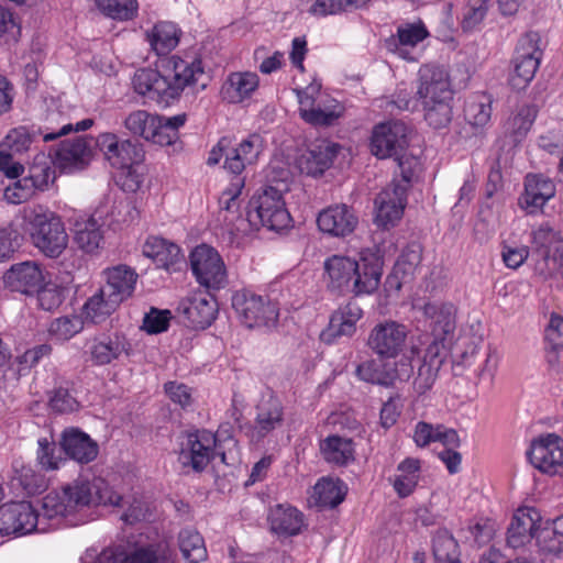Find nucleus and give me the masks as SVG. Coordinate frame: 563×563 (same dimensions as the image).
<instances>
[{"label": "nucleus", "instance_id": "1", "mask_svg": "<svg viewBox=\"0 0 563 563\" xmlns=\"http://www.w3.org/2000/svg\"><path fill=\"white\" fill-rule=\"evenodd\" d=\"M170 73L166 76L152 68L139 69L133 77L134 91L148 102L169 106L186 89L203 90L208 85L200 59L191 62L173 56L169 60Z\"/></svg>", "mask_w": 563, "mask_h": 563}, {"label": "nucleus", "instance_id": "2", "mask_svg": "<svg viewBox=\"0 0 563 563\" xmlns=\"http://www.w3.org/2000/svg\"><path fill=\"white\" fill-rule=\"evenodd\" d=\"M327 286L332 291L353 292L356 296L374 292L380 283L382 265L377 260H356L334 254L323 264Z\"/></svg>", "mask_w": 563, "mask_h": 563}, {"label": "nucleus", "instance_id": "3", "mask_svg": "<svg viewBox=\"0 0 563 563\" xmlns=\"http://www.w3.org/2000/svg\"><path fill=\"white\" fill-rule=\"evenodd\" d=\"M103 486V481L99 478L91 482L77 479L66 485L60 492H51L43 498V515L47 518L66 517L90 505L110 503L120 506L122 497L119 495L106 497L102 492Z\"/></svg>", "mask_w": 563, "mask_h": 563}, {"label": "nucleus", "instance_id": "4", "mask_svg": "<svg viewBox=\"0 0 563 563\" xmlns=\"http://www.w3.org/2000/svg\"><path fill=\"white\" fill-rule=\"evenodd\" d=\"M244 185L243 177H235L219 198L220 209L217 221L222 239L229 244L239 245L244 236L253 232V213L250 209L246 211V217L241 213L240 196Z\"/></svg>", "mask_w": 563, "mask_h": 563}, {"label": "nucleus", "instance_id": "5", "mask_svg": "<svg viewBox=\"0 0 563 563\" xmlns=\"http://www.w3.org/2000/svg\"><path fill=\"white\" fill-rule=\"evenodd\" d=\"M32 244L45 256L57 258L67 247L68 234L62 218L37 206L26 217Z\"/></svg>", "mask_w": 563, "mask_h": 563}, {"label": "nucleus", "instance_id": "6", "mask_svg": "<svg viewBox=\"0 0 563 563\" xmlns=\"http://www.w3.org/2000/svg\"><path fill=\"white\" fill-rule=\"evenodd\" d=\"M263 151V139L253 133L235 143L230 136H222L209 152L207 164L213 166L224 158L223 168L241 177L247 166L254 165Z\"/></svg>", "mask_w": 563, "mask_h": 563}, {"label": "nucleus", "instance_id": "7", "mask_svg": "<svg viewBox=\"0 0 563 563\" xmlns=\"http://www.w3.org/2000/svg\"><path fill=\"white\" fill-rule=\"evenodd\" d=\"M232 308L246 328L272 330L278 323V303L268 296L242 289L232 296Z\"/></svg>", "mask_w": 563, "mask_h": 563}, {"label": "nucleus", "instance_id": "8", "mask_svg": "<svg viewBox=\"0 0 563 563\" xmlns=\"http://www.w3.org/2000/svg\"><path fill=\"white\" fill-rule=\"evenodd\" d=\"M253 213V231L260 227H266L273 231H279L290 224L291 217L286 208L283 190L277 186H267L249 203Z\"/></svg>", "mask_w": 563, "mask_h": 563}, {"label": "nucleus", "instance_id": "9", "mask_svg": "<svg viewBox=\"0 0 563 563\" xmlns=\"http://www.w3.org/2000/svg\"><path fill=\"white\" fill-rule=\"evenodd\" d=\"M299 115L314 128L334 125L343 114V107L320 92V87L310 85L298 91Z\"/></svg>", "mask_w": 563, "mask_h": 563}, {"label": "nucleus", "instance_id": "10", "mask_svg": "<svg viewBox=\"0 0 563 563\" xmlns=\"http://www.w3.org/2000/svg\"><path fill=\"white\" fill-rule=\"evenodd\" d=\"M543 52L538 32H527L520 37L512 58L514 70L509 77L510 86L516 90L525 89L534 78Z\"/></svg>", "mask_w": 563, "mask_h": 563}, {"label": "nucleus", "instance_id": "11", "mask_svg": "<svg viewBox=\"0 0 563 563\" xmlns=\"http://www.w3.org/2000/svg\"><path fill=\"white\" fill-rule=\"evenodd\" d=\"M216 456H220L222 463L229 464L228 455L221 451L217 437L210 431L200 430L186 437L181 443L178 460L183 466L202 472Z\"/></svg>", "mask_w": 563, "mask_h": 563}, {"label": "nucleus", "instance_id": "12", "mask_svg": "<svg viewBox=\"0 0 563 563\" xmlns=\"http://www.w3.org/2000/svg\"><path fill=\"white\" fill-rule=\"evenodd\" d=\"M190 267L197 282L208 290H219L227 285V269L213 247L201 244L190 253Z\"/></svg>", "mask_w": 563, "mask_h": 563}, {"label": "nucleus", "instance_id": "13", "mask_svg": "<svg viewBox=\"0 0 563 563\" xmlns=\"http://www.w3.org/2000/svg\"><path fill=\"white\" fill-rule=\"evenodd\" d=\"M527 456L540 472L563 475V438L559 434L547 433L533 440Z\"/></svg>", "mask_w": 563, "mask_h": 563}, {"label": "nucleus", "instance_id": "14", "mask_svg": "<svg viewBox=\"0 0 563 563\" xmlns=\"http://www.w3.org/2000/svg\"><path fill=\"white\" fill-rule=\"evenodd\" d=\"M408 331L396 321L377 323L369 332L367 346L380 360L396 358L405 349Z\"/></svg>", "mask_w": 563, "mask_h": 563}, {"label": "nucleus", "instance_id": "15", "mask_svg": "<svg viewBox=\"0 0 563 563\" xmlns=\"http://www.w3.org/2000/svg\"><path fill=\"white\" fill-rule=\"evenodd\" d=\"M408 128L402 121L391 120L374 126L371 152L377 158L396 157L408 146Z\"/></svg>", "mask_w": 563, "mask_h": 563}, {"label": "nucleus", "instance_id": "16", "mask_svg": "<svg viewBox=\"0 0 563 563\" xmlns=\"http://www.w3.org/2000/svg\"><path fill=\"white\" fill-rule=\"evenodd\" d=\"M416 96L419 104L438 100H452L453 90L448 71L434 64L422 65L418 70L416 80Z\"/></svg>", "mask_w": 563, "mask_h": 563}, {"label": "nucleus", "instance_id": "17", "mask_svg": "<svg viewBox=\"0 0 563 563\" xmlns=\"http://www.w3.org/2000/svg\"><path fill=\"white\" fill-rule=\"evenodd\" d=\"M95 144L103 153L109 164L117 169H129L133 165L140 164L144 158L140 144L130 140H119L114 133L99 134Z\"/></svg>", "mask_w": 563, "mask_h": 563}, {"label": "nucleus", "instance_id": "18", "mask_svg": "<svg viewBox=\"0 0 563 563\" xmlns=\"http://www.w3.org/2000/svg\"><path fill=\"white\" fill-rule=\"evenodd\" d=\"M422 312L428 320V327L432 336L429 344H437L445 351L446 343L451 341L455 330V308L452 303L442 301H428L422 307Z\"/></svg>", "mask_w": 563, "mask_h": 563}, {"label": "nucleus", "instance_id": "19", "mask_svg": "<svg viewBox=\"0 0 563 563\" xmlns=\"http://www.w3.org/2000/svg\"><path fill=\"white\" fill-rule=\"evenodd\" d=\"M54 178L55 172L45 159L35 162L30 166L27 176L16 180L13 187H8L4 196L11 203H22L29 200L35 190H45Z\"/></svg>", "mask_w": 563, "mask_h": 563}, {"label": "nucleus", "instance_id": "20", "mask_svg": "<svg viewBox=\"0 0 563 563\" xmlns=\"http://www.w3.org/2000/svg\"><path fill=\"white\" fill-rule=\"evenodd\" d=\"M53 163L63 172L71 173L85 168L91 161V140L77 136L63 141L49 153Z\"/></svg>", "mask_w": 563, "mask_h": 563}, {"label": "nucleus", "instance_id": "21", "mask_svg": "<svg viewBox=\"0 0 563 563\" xmlns=\"http://www.w3.org/2000/svg\"><path fill=\"white\" fill-rule=\"evenodd\" d=\"M407 190L398 185L396 177L375 199V221L379 227L395 225L404 214L407 206Z\"/></svg>", "mask_w": 563, "mask_h": 563}, {"label": "nucleus", "instance_id": "22", "mask_svg": "<svg viewBox=\"0 0 563 563\" xmlns=\"http://www.w3.org/2000/svg\"><path fill=\"white\" fill-rule=\"evenodd\" d=\"M38 515L29 501L5 504L0 508V532L23 536L35 530Z\"/></svg>", "mask_w": 563, "mask_h": 563}, {"label": "nucleus", "instance_id": "23", "mask_svg": "<svg viewBox=\"0 0 563 563\" xmlns=\"http://www.w3.org/2000/svg\"><path fill=\"white\" fill-rule=\"evenodd\" d=\"M358 224L354 209L345 203H336L321 210L317 217L319 230L333 238L352 234Z\"/></svg>", "mask_w": 563, "mask_h": 563}, {"label": "nucleus", "instance_id": "24", "mask_svg": "<svg viewBox=\"0 0 563 563\" xmlns=\"http://www.w3.org/2000/svg\"><path fill=\"white\" fill-rule=\"evenodd\" d=\"M132 346L122 332L102 333L88 342V353L93 365L103 366L119 360L123 354L129 356Z\"/></svg>", "mask_w": 563, "mask_h": 563}, {"label": "nucleus", "instance_id": "25", "mask_svg": "<svg viewBox=\"0 0 563 563\" xmlns=\"http://www.w3.org/2000/svg\"><path fill=\"white\" fill-rule=\"evenodd\" d=\"M362 317L360 305L355 300L347 301L332 312L328 327L320 333V340L325 344H333L342 336H352Z\"/></svg>", "mask_w": 563, "mask_h": 563}, {"label": "nucleus", "instance_id": "26", "mask_svg": "<svg viewBox=\"0 0 563 563\" xmlns=\"http://www.w3.org/2000/svg\"><path fill=\"white\" fill-rule=\"evenodd\" d=\"M542 525V517L533 507L518 508L507 530V544L512 549H519L536 539Z\"/></svg>", "mask_w": 563, "mask_h": 563}, {"label": "nucleus", "instance_id": "27", "mask_svg": "<svg viewBox=\"0 0 563 563\" xmlns=\"http://www.w3.org/2000/svg\"><path fill=\"white\" fill-rule=\"evenodd\" d=\"M179 310L192 328L205 329L214 321L218 303L209 291H197L180 303Z\"/></svg>", "mask_w": 563, "mask_h": 563}, {"label": "nucleus", "instance_id": "28", "mask_svg": "<svg viewBox=\"0 0 563 563\" xmlns=\"http://www.w3.org/2000/svg\"><path fill=\"white\" fill-rule=\"evenodd\" d=\"M4 284L13 291L32 295L44 283L41 266L33 261L12 265L3 276Z\"/></svg>", "mask_w": 563, "mask_h": 563}, {"label": "nucleus", "instance_id": "29", "mask_svg": "<svg viewBox=\"0 0 563 563\" xmlns=\"http://www.w3.org/2000/svg\"><path fill=\"white\" fill-rule=\"evenodd\" d=\"M444 352L437 344H428L423 356L418 361L417 374L412 382V388L418 396L426 395L433 387L444 363Z\"/></svg>", "mask_w": 563, "mask_h": 563}, {"label": "nucleus", "instance_id": "30", "mask_svg": "<svg viewBox=\"0 0 563 563\" xmlns=\"http://www.w3.org/2000/svg\"><path fill=\"white\" fill-rule=\"evenodd\" d=\"M494 99L486 92H475L465 99L463 117L474 135H484L490 125Z\"/></svg>", "mask_w": 563, "mask_h": 563}, {"label": "nucleus", "instance_id": "31", "mask_svg": "<svg viewBox=\"0 0 563 563\" xmlns=\"http://www.w3.org/2000/svg\"><path fill=\"white\" fill-rule=\"evenodd\" d=\"M285 409L282 400L269 393L256 406L254 428L256 433L264 438L284 423Z\"/></svg>", "mask_w": 563, "mask_h": 563}, {"label": "nucleus", "instance_id": "32", "mask_svg": "<svg viewBox=\"0 0 563 563\" xmlns=\"http://www.w3.org/2000/svg\"><path fill=\"white\" fill-rule=\"evenodd\" d=\"M103 275L106 285L102 287L109 297L121 303L133 295L139 277L133 268L126 265H117L104 269Z\"/></svg>", "mask_w": 563, "mask_h": 563}, {"label": "nucleus", "instance_id": "33", "mask_svg": "<svg viewBox=\"0 0 563 563\" xmlns=\"http://www.w3.org/2000/svg\"><path fill=\"white\" fill-rule=\"evenodd\" d=\"M341 146L329 140H320L311 144L306 155L301 157L300 168L307 174L317 176L328 169Z\"/></svg>", "mask_w": 563, "mask_h": 563}, {"label": "nucleus", "instance_id": "34", "mask_svg": "<svg viewBox=\"0 0 563 563\" xmlns=\"http://www.w3.org/2000/svg\"><path fill=\"white\" fill-rule=\"evenodd\" d=\"M555 195L554 183L542 176L529 174L525 179V192L520 198V203L530 213L541 209Z\"/></svg>", "mask_w": 563, "mask_h": 563}, {"label": "nucleus", "instance_id": "35", "mask_svg": "<svg viewBox=\"0 0 563 563\" xmlns=\"http://www.w3.org/2000/svg\"><path fill=\"white\" fill-rule=\"evenodd\" d=\"M62 448L73 460L87 464L98 455V444L85 432L76 428L66 429L63 432Z\"/></svg>", "mask_w": 563, "mask_h": 563}, {"label": "nucleus", "instance_id": "36", "mask_svg": "<svg viewBox=\"0 0 563 563\" xmlns=\"http://www.w3.org/2000/svg\"><path fill=\"white\" fill-rule=\"evenodd\" d=\"M144 256L166 271H176L183 262V254L177 244L158 236H150L142 250Z\"/></svg>", "mask_w": 563, "mask_h": 563}, {"label": "nucleus", "instance_id": "37", "mask_svg": "<svg viewBox=\"0 0 563 563\" xmlns=\"http://www.w3.org/2000/svg\"><path fill=\"white\" fill-rule=\"evenodd\" d=\"M538 108L533 103L518 104L504 123V133L512 143L521 142L537 118Z\"/></svg>", "mask_w": 563, "mask_h": 563}, {"label": "nucleus", "instance_id": "38", "mask_svg": "<svg viewBox=\"0 0 563 563\" xmlns=\"http://www.w3.org/2000/svg\"><path fill=\"white\" fill-rule=\"evenodd\" d=\"M102 224L93 217L79 219L74 224V242L87 254L97 253L103 244Z\"/></svg>", "mask_w": 563, "mask_h": 563}, {"label": "nucleus", "instance_id": "39", "mask_svg": "<svg viewBox=\"0 0 563 563\" xmlns=\"http://www.w3.org/2000/svg\"><path fill=\"white\" fill-rule=\"evenodd\" d=\"M258 87V77L254 73H232L221 88L222 99L229 103H239L249 98Z\"/></svg>", "mask_w": 563, "mask_h": 563}, {"label": "nucleus", "instance_id": "40", "mask_svg": "<svg viewBox=\"0 0 563 563\" xmlns=\"http://www.w3.org/2000/svg\"><path fill=\"white\" fill-rule=\"evenodd\" d=\"M320 452L324 461L338 466H346L355 460V445L352 439L329 435L320 442Z\"/></svg>", "mask_w": 563, "mask_h": 563}, {"label": "nucleus", "instance_id": "41", "mask_svg": "<svg viewBox=\"0 0 563 563\" xmlns=\"http://www.w3.org/2000/svg\"><path fill=\"white\" fill-rule=\"evenodd\" d=\"M272 531L282 536H296L303 526V515L291 506L277 505L268 516Z\"/></svg>", "mask_w": 563, "mask_h": 563}, {"label": "nucleus", "instance_id": "42", "mask_svg": "<svg viewBox=\"0 0 563 563\" xmlns=\"http://www.w3.org/2000/svg\"><path fill=\"white\" fill-rule=\"evenodd\" d=\"M536 542L541 555L561 554L563 552V516L541 525L536 534Z\"/></svg>", "mask_w": 563, "mask_h": 563}, {"label": "nucleus", "instance_id": "43", "mask_svg": "<svg viewBox=\"0 0 563 563\" xmlns=\"http://www.w3.org/2000/svg\"><path fill=\"white\" fill-rule=\"evenodd\" d=\"M180 30L173 22H158L146 37L152 49L158 55L169 54L179 43Z\"/></svg>", "mask_w": 563, "mask_h": 563}, {"label": "nucleus", "instance_id": "44", "mask_svg": "<svg viewBox=\"0 0 563 563\" xmlns=\"http://www.w3.org/2000/svg\"><path fill=\"white\" fill-rule=\"evenodd\" d=\"M121 563H174L172 551L164 542L137 545L129 551Z\"/></svg>", "mask_w": 563, "mask_h": 563}, {"label": "nucleus", "instance_id": "45", "mask_svg": "<svg viewBox=\"0 0 563 563\" xmlns=\"http://www.w3.org/2000/svg\"><path fill=\"white\" fill-rule=\"evenodd\" d=\"M420 471L421 461L415 457H407L398 464L393 486L399 497L405 498L413 493L420 479Z\"/></svg>", "mask_w": 563, "mask_h": 563}, {"label": "nucleus", "instance_id": "46", "mask_svg": "<svg viewBox=\"0 0 563 563\" xmlns=\"http://www.w3.org/2000/svg\"><path fill=\"white\" fill-rule=\"evenodd\" d=\"M120 303L107 295L103 287H100L91 297L87 299L82 307V314L92 323L104 321L113 313Z\"/></svg>", "mask_w": 563, "mask_h": 563}, {"label": "nucleus", "instance_id": "47", "mask_svg": "<svg viewBox=\"0 0 563 563\" xmlns=\"http://www.w3.org/2000/svg\"><path fill=\"white\" fill-rule=\"evenodd\" d=\"M186 114L164 117L157 114L158 124L153 129L150 142L162 146L172 145L178 140V130L186 122Z\"/></svg>", "mask_w": 563, "mask_h": 563}, {"label": "nucleus", "instance_id": "48", "mask_svg": "<svg viewBox=\"0 0 563 563\" xmlns=\"http://www.w3.org/2000/svg\"><path fill=\"white\" fill-rule=\"evenodd\" d=\"M345 492L341 483L330 478H321L313 487L312 499L320 508H334L344 499Z\"/></svg>", "mask_w": 563, "mask_h": 563}, {"label": "nucleus", "instance_id": "49", "mask_svg": "<svg viewBox=\"0 0 563 563\" xmlns=\"http://www.w3.org/2000/svg\"><path fill=\"white\" fill-rule=\"evenodd\" d=\"M429 36V31L422 21L416 23H405L397 29V38L390 37L386 40V47L394 52L401 46H416Z\"/></svg>", "mask_w": 563, "mask_h": 563}, {"label": "nucleus", "instance_id": "50", "mask_svg": "<svg viewBox=\"0 0 563 563\" xmlns=\"http://www.w3.org/2000/svg\"><path fill=\"white\" fill-rule=\"evenodd\" d=\"M179 549L187 563H200L207 559V549L199 532L184 529L179 533Z\"/></svg>", "mask_w": 563, "mask_h": 563}, {"label": "nucleus", "instance_id": "51", "mask_svg": "<svg viewBox=\"0 0 563 563\" xmlns=\"http://www.w3.org/2000/svg\"><path fill=\"white\" fill-rule=\"evenodd\" d=\"M432 549L439 563H461L457 541L448 530L437 531L432 540Z\"/></svg>", "mask_w": 563, "mask_h": 563}, {"label": "nucleus", "instance_id": "52", "mask_svg": "<svg viewBox=\"0 0 563 563\" xmlns=\"http://www.w3.org/2000/svg\"><path fill=\"white\" fill-rule=\"evenodd\" d=\"M95 2L102 14L113 20L129 21L137 15V0H95Z\"/></svg>", "mask_w": 563, "mask_h": 563}, {"label": "nucleus", "instance_id": "53", "mask_svg": "<svg viewBox=\"0 0 563 563\" xmlns=\"http://www.w3.org/2000/svg\"><path fill=\"white\" fill-rule=\"evenodd\" d=\"M123 124L130 134L150 141L155 124H158L157 114L145 110H135L124 119Z\"/></svg>", "mask_w": 563, "mask_h": 563}, {"label": "nucleus", "instance_id": "54", "mask_svg": "<svg viewBox=\"0 0 563 563\" xmlns=\"http://www.w3.org/2000/svg\"><path fill=\"white\" fill-rule=\"evenodd\" d=\"M451 101L438 100L420 104L424 113V120L430 126L443 129L450 124L453 117Z\"/></svg>", "mask_w": 563, "mask_h": 563}, {"label": "nucleus", "instance_id": "55", "mask_svg": "<svg viewBox=\"0 0 563 563\" xmlns=\"http://www.w3.org/2000/svg\"><path fill=\"white\" fill-rule=\"evenodd\" d=\"M451 101L438 100L420 104L424 113V120L430 126L443 129L450 124L453 117Z\"/></svg>", "mask_w": 563, "mask_h": 563}, {"label": "nucleus", "instance_id": "56", "mask_svg": "<svg viewBox=\"0 0 563 563\" xmlns=\"http://www.w3.org/2000/svg\"><path fill=\"white\" fill-rule=\"evenodd\" d=\"M422 261V247L418 243L407 245L401 252L394 267L395 275L401 274V278L406 282L412 277Z\"/></svg>", "mask_w": 563, "mask_h": 563}, {"label": "nucleus", "instance_id": "57", "mask_svg": "<svg viewBox=\"0 0 563 563\" xmlns=\"http://www.w3.org/2000/svg\"><path fill=\"white\" fill-rule=\"evenodd\" d=\"M70 385L66 383V386H58L52 390L48 405L53 411L70 413L79 409L80 402L74 396Z\"/></svg>", "mask_w": 563, "mask_h": 563}, {"label": "nucleus", "instance_id": "58", "mask_svg": "<svg viewBox=\"0 0 563 563\" xmlns=\"http://www.w3.org/2000/svg\"><path fill=\"white\" fill-rule=\"evenodd\" d=\"M38 448L36 452V461L45 471L58 470L60 464L65 462L56 443L47 438H41L37 441Z\"/></svg>", "mask_w": 563, "mask_h": 563}, {"label": "nucleus", "instance_id": "59", "mask_svg": "<svg viewBox=\"0 0 563 563\" xmlns=\"http://www.w3.org/2000/svg\"><path fill=\"white\" fill-rule=\"evenodd\" d=\"M13 481L22 487L27 495H35L46 489V479L42 474L36 473L31 466L22 465L15 470Z\"/></svg>", "mask_w": 563, "mask_h": 563}, {"label": "nucleus", "instance_id": "60", "mask_svg": "<svg viewBox=\"0 0 563 563\" xmlns=\"http://www.w3.org/2000/svg\"><path fill=\"white\" fill-rule=\"evenodd\" d=\"M371 0H317L311 7L313 14L328 15L365 7Z\"/></svg>", "mask_w": 563, "mask_h": 563}, {"label": "nucleus", "instance_id": "61", "mask_svg": "<svg viewBox=\"0 0 563 563\" xmlns=\"http://www.w3.org/2000/svg\"><path fill=\"white\" fill-rule=\"evenodd\" d=\"M37 294V301L40 307L46 311H53L57 309L65 298V288L55 283H43Z\"/></svg>", "mask_w": 563, "mask_h": 563}, {"label": "nucleus", "instance_id": "62", "mask_svg": "<svg viewBox=\"0 0 563 563\" xmlns=\"http://www.w3.org/2000/svg\"><path fill=\"white\" fill-rule=\"evenodd\" d=\"M399 168L400 178L395 176L398 180V185L405 187V190H409L411 184L417 179L420 172V162L412 155L401 153L395 157Z\"/></svg>", "mask_w": 563, "mask_h": 563}, {"label": "nucleus", "instance_id": "63", "mask_svg": "<svg viewBox=\"0 0 563 563\" xmlns=\"http://www.w3.org/2000/svg\"><path fill=\"white\" fill-rule=\"evenodd\" d=\"M355 374L361 380L366 383L386 387L391 385V377L387 372H382L379 369V366L375 360H367L357 365Z\"/></svg>", "mask_w": 563, "mask_h": 563}, {"label": "nucleus", "instance_id": "64", "mask_svg": "<svg viewBox=\"0 0 563 563\" xmlns=\"http://www.w3.org/2000/svg\"><path fill=\"white\" fill-rule=\"evenodd\" d=\"M81 330V322L77 318L60 317L55 319L48 329L52 336L59 341L71 339Z\"/></svg>", "mask_w": 563, "mask_h": 563}]
</instances>
